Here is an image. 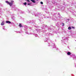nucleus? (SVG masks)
Returning <instances> with one entry per match:
<instances>
[{
	"label": "nucleus",
	"instance_id": "1",
	"mask_svg": "<svg viewBox=\"0 0 76 76\" xmlns=\"http://www.w3.org/2000/svg\"><path fill=\"white\" fill-rule=\"evenodd\" d=\"M9 4L10 6H12L13 5V2H10Z\"/></svg>",
	"mask_w": 76,
	"mask_h": 76
},
{
	"label": "nucleus",
	"instance_id": "2",
	"mask_svg": "<svg viewBox=\"0 0 76 76\" xmlns=\"http://www.w3.org/2000/svg\"><path fill=\"white\" fill-rule=\"evenodd\" d=\"M4 24V21H3L1 23V25H3Z\"/></svg>",
	"mask_w": 76,
	"mask_h": 76
},
{
	"label": "nucleus",
	"instance_id": "3",
	"mask_svg": "<svg viewBox=\"0 0 76 76\" xmlns=\"http://www.w3.org/2000/svg\"><path fill=\"white\" fill-rule=\"evenodd\" d=\"M6 23H11V22L9 21H6Z\"/></svg>",
	"mask_w": 76,
	"mask_h": 76
},
{
	"label": "nucleus",
	"instance_id": "4",
	"mask_svg": "<svg viewBox=\"0 0 76 76\" xmlns=\"http://www.w3.org/2000/svg\"><path fill=\"white\" fill-rule=\"evenodd\" d=\"M19 26H20V27H21V28L23 27V26L22 25V24H21V23L19 24Z\"/></svg>",
	"mask_w": 76,
	"mask_h": 76
},
{
	"label": "nucleus",
	"instance_id": "5",
	"mask_svg": "<svg viewBox=\"0 0 76 76\" xmlns=\"http://www.w3.org/2000/svg\"><path fill=\"white\" fill-rule=\"evenodd\" d=\"M31 1H32V2H33V3H35V1H34V0H30ZM37 1H38V0H36Z\"/></svg>",
	"mask_w": 76,
	"mask_h": 76
},
{
	"label": "nucleus",
	"instance_id": "6",
	"mask_svg": "<svg viewBox=\"0 0 76 76\" xmlns=\"http://www.w3.org/2000/svg\"><path fill=\"white\" fill-rule=\"evenodd\" d=\"M67 54V55H68V56H70V55L71 54V53H70V52H68Z\"/></svg>",
	"mask_w": 76,
	"mask_h": 76
},
{
	"label": "nucleus",
	"instance_id": "7",
	"mask_svg": "<svg viewBox=\"0 0 76 76\" xmlns=\"http://www.w3.org/2000/svg\"><path fill=\"white\" fill-rule=\"evenodd\" d=\"M68 29L70 30V29H72V28H71V27L69 26L68 27Z\"/></svg>",
	"mask_w": 76,
	"mask_h": 76
},
{
	"label": "nucleus",
	"instance_id": "8",
	"mask_svg": "<svg viewBox=\"0 0 76 76\" xmlns=\"http://www.w3.org/2000/svg\"><path fill=\"white\" fill-rule=\"evenodd\" d=\"M6 2L7 3H8V4H9V3H10L8 1H6Z\"/></svg>",
	"mask_w": 76,
	"mask_h": 76
},
{
	"label": "nucleus",
	"instance_id": "9",
	"mask_svg": "<svg viewBox=\"0 0 76 76\" xmlns=\"http://www.w3.org/2000/svg\"><path fill=\"white\" fill-rule=\"evenodd\" d=\"M23 4L24 5H26V2H25L23 3Z\"/></svg>",
	"mask_w": 76,
	"mask_h": 76
},
{
	"label": "nucleus",
	"instance_id": "10",
	"mask_svg": "<svg viewBox=\"0 0 76 76\" xmlns=\"http://www.w3.org/2000/svg\"><path fill=\"white\" fill-rule=\"evenodd\" d=\"M40 3H41V4H43V2H42V1H41V2H40Z\"/></svg>",
	"mask_w": 76,
	"mask_h": 76
},
{
	"label": "nucleus",
	"instance_id": "11",
	"mask_svg": "<svg viewBox=\"0 0 76 76\" xmlns=\"http://www.w3.org/2000/svg\"><path fill=\"white\" fill-rule=\"evenodd\" d=\"M27 1L28 2H29V0H27Z\"/></svg>",
	"mask_w": 76,
	"mask_h": 76
},
{
	"label": "nucleus",
	"instance_id": "12",
	"mask_svg": "<svg viewBox=\"0 0 76 76\" xmlns=\"http://www.w3.org/2000/svg\"><path fill=\"white\" fill-rule=\"evenodd\" d=\"M63 26H64V23H63Z\"/></svg>",
	"mask_w": 76,
	"mask_h": 76
},
{
	"label": "nucleus",
	"instance_id": "13",
	"mask_svg": "<svg viewBox=\"0 0 76 76\" xmlns=\"http://www.w3.org/2000/svg\"><path fill=\"white\" fill-rule=\"evenodd\" d=\"M11 1L12 2V3H13V2H14L13 1Z\"/></svg>",
	"mask_w": 76,
	"mask_h": 76
},
{
	"label": "nucleus",
	"instance_id": "14",
	"mask_svg": "<svg viewBox=\"0 0 76 76\" xmlns=\"http://www.w3.org/2000/svg\"><path fill=\"white\" fill-rule=\"evenodd\" d=\"M31 4H28V5H30Z\"/></svg>",
	"mask_w": 76,
	"mask_h": 76
},
{
	"label": "nucleus",
	"instance_id": "15",
	"mask_svg": "<svg viewBox=\"0 0 76 76\" xmlns=\"http://www.w3.org/2000/svg\"><path fill=\"white\" fill-rule=\"evenodd\" d=\"M72 28H74V29L75 28L74 27H72Z\"/></svg>",
	"mask_w": 76,
	"mask_h": 76
},
{
	"label": "nucleus",
	"instance_id": "16",
	"mask_svg": "<svg viewBox=\"0 0 76 76\" xmlns=\"http://www.w3.org/2000/svg\"><path fill=\"white\" fill-rule=\"evenodd\" d=\"M58 15H60V14H58Z\"/></svg>",
	"mask_w": 76,
	"mask_h": 76
}]
</instances>
